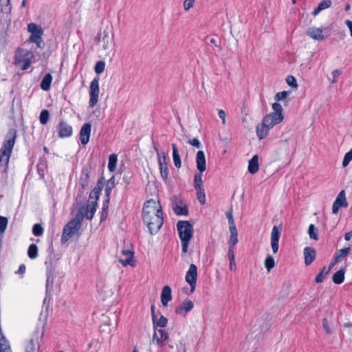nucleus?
Masks as SVG:
<instances>
[{"mask_svg": "<svg viewBox=\"0 0 352 352\" xmlns=\"http://www.w3.org/2000/svg\"><path fill=\"white\" fill-rule=\"evenodd\" d=\"M275 266V261L272 256L267 255L265 260V267L268 272H270L271 270Z\"/></svg>", "mask_w": 352, "mask_h": 352, "instance_id": "obj_44", "label": "nucleus"}, {"mask_svg": "<svg viewBox=\"0 0 352 352\" xmlns=\"http://www.w3.org/2000/svg\"><path fill=\"white\" fill-rule=\"evenodd\" d=\"M197 168L199 172L203 173L206 170V157L204 151H199L196 155Z\"/></svg>", "mask_w": 352, "mask_h": 352, "instance_id": "obj_21", "label": "nucleus"}, {"mask_svg": "<svg viewBox=\"0 0 352 352\" xmlns=\"http://www.w3.org/2000/svg\"><path fill=\"white\" fill-rule=\"evenodd\" d=\"M306 34L314 40L322 41L324 38L322 30L317 28H309L307 30Z\"/></svg>", "mask_w": 352, "mask_h": 352, "instance_id": "obj_24", "label": "nucleus"}, {"mask_svg": "<svg viewBox=\"0 0 352 352\" xmlns=\"http://www.w3.org/2000/svg\"><path fill=\"white\" fill-rule=\"evenodd\" d=\"M28 30L31 33L28 41L35 43L38 48H44L45 44L42 39V35L43 34V29L36 23H32L28 25Z\"/></svg>", "mask_w": 352, "mask_h": 352, "instance_id": "obj_3", "label": "nucleus"}, {"mask_svg": "<svg viewBox=\"0 0 352 352\" xmlns=\"http://www.w3.org/2000/svg\"><path fill=\"white\" fill-rule=\"evenodd\" d=\"M99 95V79L94 78L90 84L89 106L94 107L97 102Z\"/></svg>", "mask_w": 352, "mask_h": 352, "instance_id": "obj_10", "label": "nucleus"}, {"mask_svg": "<svg viewBox=\"0 0 352 352\" xmlns=\"http://www.w3.org/2000/svg\"><path fill=\"white\" fill-rule=\"evenodd\" d=\"M186 281L190 286V291L193 292L196 287L197 278V267L195 264H191L186 274Z\"/></svg>", "mask_w": 352, "mask_h": 352, "instance_id": "obj_8", "label": "nucleus"}, {"mask_svg": "<svg viewBox=\"0 0 352 352\" xmlns=\"http://www.w3.org/2000/svg\"><path fill=\"white\" fill-rule=\"evenodd\" d=\"M153 326H154L155 329H157L156 327H166L168 323V319L166 317L161 316L159 319H157V317H156L155 318V320H153Z\"/></svg>", "mask_w": 352, "mask_h": 352, "instance_id": "obj_38", "label": "nucleus"}, {"mask_svg": "<svg viewBox=\"0 0 352 352\" xmlns=\"http://www.w3.org/2000/svg\"><path fill=\"white\" fill-rule=\"evenodd\" d=\"M117 155L111 154L109 157L108 168L110 172H114L116 168Z\"/></svg>", "mask_w": 352, "mask_h": 352, "instance_id": "obj_37", "label": "nucleus"}, {"mask_svg": "<svg viewBox=\"0 0 352 352\" xmlns=\"http://www.w3.org/2000/svg\"><path fill=\"white\" fill-rule=\"evenodd\" d=\"M0 8L2 12L10 13L12 10L10 0H0Z\"/></svg>", "mask_w": 352, "mask_h": 352, "instance_id": "obj_39", "label": "nucleus"}, {"mask_svg": "<svg viewBox=\"0 0 352 352\" xmlns=\"http://www.w3.org/2000/svg\"><path fill=\"white\" fill-rule=\"evenodd\" d=\"M322 327L327 334H332L333 333V331L330 327L329 322L326 318L322 320Z\"/></svg>", "mask_w": 352, "mask_h": 352, "instance_id": "obj_53", "label": "nucleus"}, {"mask_svg": "<svg viewBox=\"0 0 352 352\" xmlns=\"http://www.w3.org/2000/svg\"><path fill=\"white\" fill-rule=\"evenodd\" d=\"M170 340L168 333L163 329H155L152 341L157 345L163 346L165 342Z\"/></svg>", "mask_w": 352, "mask_h": 352, "instance_id": "obj_13", "label": "nucleus"}, {"mask_svg": "<svg viewBox=\"0 0 352 352\" xmlns=\"http://www.w3.org/2000/svg\"><path fill=\"white\" fill-rule=\"evenodd\" d=\"M286 82L289 86H291L292 87L296 88L298 87L296 80L292 76H287L286 78Z\"/></svg>", "mask_w": 352, "mask_h": 352, "instance_id": "obj_54", "label": "nucleus"}, {"mask_svg": "<svg viewBox=\"0 0 352 352\" xmlns=\"http://www.w3.org/2000/svg\"><path fill=\"white\" fill-rule=\"evenodd\" d=\"M143 221L146 223L151 234H156L163 225V212L159 201H146L142 211Z\"/></svg>", "mask_w": 352, "mask_h": 352, "instance_id": "obj_1", "label": "nucleus"}, {"mask_svg": "<svg viewBox=\"0 0 352 352\" xmlns=\"http://www.w3.org/2000/svg\"><path fill=\"white\" fill-rule=\"evenodd\" d=\"M52 81V75L50 74H45L41 82V88L44 91H48L50 89Z\"/></svg>", "mask_w": 352, "mask_h": 352, "instance_id": "obj_33", "label": "nucleus"}, {"mask_svg": "<svg viewBox=\"0 0 352 352\" xmlns=\"http://www.w3.org/2000/svg\"><path fill=\"white\" fill-rule=\"evenodd\" d=\"M341 74V72L339 69H335L332 72L333 79L331 82L336 83L337 82V78Z\"/></svg>", "mask_w": 352, "mask_h": 352, "instance_id": "obj_60", "label": "nucleus"}, {"mask_svg": "<svg viewBox=\"0 0 352 352\" xmlns=\"http://www.w3.org/2000/svg\"><path fill=\"white\" fill-rule=\"evenodd\" d=\"M115 186V178L114 177H111L108 181H107V183L106 184V188H105V194H106V196L107 197V202L108 203L109 202V195L111 192V190L112 189L114 188Z\"/></svg>", "mask_w": 352, "mask_h": 352, "instance_id": "obj_35", "label": "nucleus"}, {"mask_svg": "<svg viewBox=\"0 0 352 352\" xmlns=\"http://www.w3.org/2000/svg\"><path fill=\"white\" fill-rule=\"evenodd\" d=\"M50 113L48 110L43 109L40 114L39 120L41 124H46L49 120Z\"/></svg>", "mask_w": 352, "mask_h": 352, "instance_id": "obj_46", "label": "nucleus"}, {"mask_svg": "<svg viewBox=\"0 0 352 352\" xmlns=\"http://www.w3.org/2000/svg\"><path fill=\"white\" fill-rule=\"evenodd\" d=\"M123 257L119 258V262L123 265L126 266L128 265L131 266L135 265L134 253L129 250H123L122 251Z\"/></svg>", "mask_w": 352, "mask_h": 352, "instance_id": "obj_14", "label": "nucleus"}, {"mask_svg": "<svg viewBox=\"0 0 352 352\" xmlns=\"http://www.w3.org/2000/svg\"><path fill=\"white\" fill-rule=\"evenodd\" d=\"M10 155L8 153H0V171L3 173L7 171Z\"/></svg>", "mask_w": 352, "mask_h": 352, "instance_id": "obj_28", "label": "nucleus"}, {"mask_svg": "<svg viewBox=\"0 0 352 352\" xmlns=\"http://www.w3.org/2000/svg\"><path fill=\"white\" fill-rule=\"evenodd\" d=\"M308 234L311 239L314 240H318V229L314 224H310L309 226Z\"/></svg>", "mask_w": 352, "mask_h": 352, "instance_id": "obj_45", "label": "nucleus"}, {"mask_svg": "<svg viewBox=\"0 0 352 352\" xmlns=\"http://www.w3.org/2000/svg\"><path fill=\"white\" fill-rule=\"evenodd\" d=\"M16 136V131L14 129H10L7 133L4 141L2 144L0 153L11 155L12 148L15 144Z\"/></svg>", "mask_w": 352, "mask_h": 352, "instance_id": "obj_5", "label": "nucleus"}, {"mask_svg": "<svg viewBox=\"0 0 352 352\" xmlns=\"http://www.w3.org/2000/svg\"><path fill=\"white\" fill-rule=\"evenodd\" d=\"M281 234V229L277 226H274L270 237L271 247L274 254L278 251V242Z\"/></svg>", "mask_w": 352, "mask_h": 352, "instance_id": "obj_11", "label": "nucleus"}, {"mask_svg": "<svg viewBox=\"0 0 352 352\" xmlns=\"http://www.w3.org/2000/svg\"><path fill=\"white\" fill-rule=\"evenodd\" d=\"M103 188V177L100 178L98 182L97 186L92 190L89 195V201H97L99 199L100 193Z\"/></svg>", "mask_w": 352, "mask_h": 352, "instance_id": "obj_22", "label": "nucleus"}, {"mask_svg": "<svg viewBox=\"0 0 352 352\" xmlns=\"http://www.w3.org/2000/svg\"><path fill=\"white\" fill-rule=\"evenodd\" d=\"M341 206L346 207L347 202L345 197V192L344 190H342L338 195L336 199L334 201L332 206V212L333 214H337L338 210Z\"/></svg>", "mask_w": 352, "mask_h": 352, "instance_id": "obj_15", "label": "nucleus"}, {"mask_svg": "<svg viewBox=\"0 0 352 352\" xmlns=\"http://www.w3.org/2000/svg\"><path fill=\"white\" fill-rule=\"evenodd\" d=\"M303 254L305 256V265H309L315 260L316 253V250L313 248L306 247L304 249Z\"/></svg>", "mask_w": 352, "mask_h": 352, "instance_id": "obj_23", "label": "nucleus"}, {"mask_svg": "<svg viewBox=\"0 0 352 352\" xmlns=\"http://www.w3.org/2000/svg\"><path fill=\"white\" fill-rule=\"evenodd\" d=\"M287 95H288V94L285 91H281V92H278L275 96V100L276 101H280L281 100H283V99L286 98Z\"/></svg>", "mask_w": 352, "mask_h": 352, "instance_id": "obj_55", "label": "nucleus"}, {"mask_svg": "<svg viewBox=\"0 0 352 352\" xmlns=\"http://www.w3.org/2000/svg\"><path fill=\"white\" fill-rule=\"evenodd\" d=\"M182 246V252L186 253L188 248L189 241H181Z\"/></svg>", "mask_w": 352, "mask_h": 352, "instance_id": "obj_64", "label": "nucleus"}, {"mask_svg": "<svg viewBox=\"0 0 352 352\" xmlns=\"http://www.w3.org/2000/svg\"><path fill=\"white\" fill-rule=\"evenodd\" d=\"M272 108L274 109V112L271 113H275L276 115H279L280 118L283 120V116L282 114L283 108L280 104L278 102H275L272 104Z\"/></svg>", "mask_w": 352, "mask_h": 352, "instance_id": "obj_47", "label": "nucleus"}, {"mask_svg": "<svg viewBox=\"0 0 352 352\" xmlns=\"http://www.w3.org/2000/svg\"><path fill=\"white\" fill-rule=\"evenodd\" d=\"M32 232L36 236H41L43 233V228L41 224H35L33 226Z\"/></svg>", "mask_w": 352, "mask_h": 352, "instance_id": "obj_50", "label": "nucleus"}, {"mask_svg": "<svg viewBox=\"0 0 352 352\" xmlns=\"http://www.w3.org/2000/svg\"><path fill=\"white\" fill-rule=\"evenodd\" d=\"M82 212H76L74 218L69 221L64 227L61 241L66 243L74 234L79 231L82 222Z\"/></svg>", "mask_w": 352, "mask_h": 352, "instance_id": "obj_2", "label": "nucleus"}, {"mask_svg": "<svg viewBox=\"0 0 352 352\" xmlns=\"http://www.w3.org/2000/svg\"><path fill=\"white\" fill-rule=\"evenodd\" d=\"M327 275V274H323V272H320L317 274V276H316V278H315V281H316V283H320L323 282V280H324V278H325V276H326Z\"/></svg>", "mask_w": 352, "mask_h": 352, "instance_id": "obj_58", "label": "nucleus"}, {"mask_svg": "<svg viewBox=\"0 0 352 352\" xmlns=\"http://www.w3.org/2000/svg\"><path fill=\"white\" fill-rule=\"evenodd\" d=\"M8 225V219L6 217L0 216V232H5Z\"/></svg>", "mask_w": 352, "mask_h": 352, "instance_id": "obj_52", "label": "nucleus"}, {"mask_svg": "<svg viewBox=\"0 0 352 352\" xmlns=\"http://www.w3.org/2000/svg\"><path fill=\"white\" fill-rule=\"evenodd\" d=\"M0 352H12L10 343L2 333L0 338Z\"/></svg>", "mask_w": 352, "mask_h": 352, "instance_id": "obj_30", "label": "nucleus"}, {"mask_svg": "<svg viewBox=\"0 0 352 352\" xmlns=\"http://www.w3.org/2000/svg\"><path fill=\"white\" fill-rule=\"evenodd\" d=\"M131 178V173L130 172L125 173L123 176V179L126 184L130 183Z\"/></svg>", "mask_w": 352, "mask_h": 352, "instance_id": "obj_63", "label": "nucleus"}, {"mask_svg": "<svg viewBox=\"0 0 352 352\" xmlns=\"http://www.w3.org/2000/svg\"><path fill=\"white\" fill-rule=\"evenodd\" d=\"M28 255L31 259H34L38 256V248L35 244H31L28 250Z\"/></svg>", "mask_w": 352, "mask_h": 352, "instance_id": "obj_43", "label": "nucleus"}, {"mask_svg": "<svg viewBox=\"0 0 352 352\" xmlns=\"http://www.w3.org/2000/svg\"><path fill=\"white\" fill-rule=\"evenodd\" d=\"M258 157L255 155L249 161L248 171L252 174H254L258 172Z\"/></svg>", "mask_w": 352, "mask_h": 352, "instance_id": "obj_29", "label": "nucleus"}, {"mask_svg": "<svg viewBox=\"0 0 352 352\" xmlns=\"http://www.w3.org/2000/svg\"><path fill=\"white\" fill-rule=\"evenodd\" d=\"M96 206L97 203H96V201H90L89 204L80 207L77 212H82V220L85 217L89 220H91L96 211Z\"/></svg>", "mask_w": 352, "mask_h": 352, "instance_id": "obj_7", "label": "nucleus"}, {"mask_svg": "<svg viewBox=\"0 0 352 352\" xmlns=\"http://www.w3.org/2000/svg\"><path fill=\"white\" fill-rule=\"evenodd\" d=\"M218 116L221 119L223 124H226V112L223 110L220 109L218 111Z\"/></svg>", "mask_w": 352, "mask_h": 352, "instance_id": "obj_62", "label": "nucleus"}, {"mask_svg": "<svg viewBox=\"0 0 352 352\" xmlns=\"http://www.w3.org/2000/svg\"><path fill=\"white\" fill-rule=\"evenodd\" d=\"M173 210L177 215H187L188 212V208L186 205L182 206L176 204L173 208Z\"/></svg>", "mask_w": 352, "mask_h": 352, "instance_id": "obj_42", "label": "nucleus"}, {"mask_svg": "<svg viewBox=\"0 0 352 352\" xmlns=\"http://www.w3.org/2000/svg\"><path fill=\"white\" fill-rule=\"evenodd\" d=\"M352 160V148L347 152L343 159L342 166L343 167H346L349 162Z\"/></svg>", "mask_w": 352, "mask_h": 352, "instance_id": "obj_49", "label": "nucleus"}, {"mask_svg": "<svg viewBox=\"0 0 352 352\" xmlns=\"http://www.w3.org/2000/svg\"><path fill=\"white\" fill-rule=\"evenodd\" d=\"M91 125L90 123H85L82 125L80 131V140L83 145H86L90 138Z\"/></svg>", "mask_w": 352, "mask_h": 352, "instance_id": "obj_19", "label": "nucleus"}, {"mask_svg": "<svg viewBox=\"0 0 352 352\" xmlns=\"http://www.w3.org/2000/svg\"><path fill=\"white\" fill-rule=\"evenodd\" d=\"M344 270L340 269L338 272H336L332 277V280L335 284H341L343 283L344 280Z\"/></svg>", "mask_w": 352, "mask_h": 352, "instance_id": "obj_34", "label": "nucleus"}, {"mask_svg": "<svg viewBox=\"0 0 352 352\" xmlns=\"http://www.w3.org/2000/svg\"><path fill=\"white\" fill-rule=\"evenodd\" d=\"M166 344H168V347L170 349L173 350L175 349L176 352H186V344L180 340L175 342L170 339V340H168Z\"/></svg>", "mask_w": 352, "mask_h": 352, "instance_id": "obj_26", "label": "nucleus"}, {"mask_svg": "<svg viewBox=\"0 0 352 352\" xmlns=\"http://www.w3.org/2000/svg\"><path fill=\"white\" fill-rule=\"evenodd\" d=\"M194 187L195 189L204 188L202 182V173L199 172L195 174Z\"/></svg>", "mask_w": 352, "mask_h": 352, "instance_id": "obj_41", "label": "nucleus"}, {"mask_svg": "<svg viewBox=\"0 0 352 352\" xmlns=\"http://www.w3.org/2000/svg\"><path fill=\"white\" fill-rule=\"evenodd\" d=\"M188 143L197 148H200L201 144L199 142V140L197 138H192L190 140H188Z\"/></svg>", "mask_w": 352, "mask_h": 352, "instance_id": "obj_56", "label": "nucleus"}, {"mask_svg": "<svg viewBox=\"0 0 352 352\" xmlns=\"http://www.w3.org/2000/svg\"><path fill=\"white\" fill-rule=\"evenodd\" d=\"M229 230L230 236L229 240V248H234V246L238 243L237 239V229L235 225L229 226Z\"/></svg>", "mask_w": 352, "mask_h": 352, "instance_id": "obj_27", "label": "nucleus"}, {"mask_svg": "<svg viewBox=\"0 0 352 352\" xmlns=\"http://www.w3.org/2000/svg\"><path fill=\"white\" fill-rule=\"evenodd\" d=\"M197 190V197L199 199V202L201 204H204L206 203V197L204 188L195 189Z\"/></svg>", "mask_w": 352, "mask_h": 352, "instance_id": "obj_48", "label": "nucleus"}, {"mask_svg": "<svg viewBox=\"0 0 352 352\" xmlns=\"http://www.w3.org/2000/svg\"><path fill=\"white\" fill-rule=\"evenodd\" d=\"M270 129H268L262 122L256 126V134L260 140L264 139L267 137Z\"/></svg>", "mask_w": 352, "mask_h": 352, "instance_id": "obj_32", "label": "nucleus"}, {"mask_svg": "<svg viewBox=\"0 0 352 352\" xmlns=\"http://www.w3.org/2000/svg\"><path fill=\"white\" fill-rule=\"evenodd\" d=\"M331 5V0H323L322 2L319 3V6L322 10L329 8Z\"/></svg>", "mask_w": 352, "mask_h": 352, "instance_id": "obj_59", "label": "nucleus"}, {"mask_svg": "<svg viewBox=\"0 0 352 352\" xmlns=\"http://www.w3.org/2000/svg\"><path fill=\"white\" fill-rule=\"evenodd\" d=\"M102 34V38L100 42L102 43V49L107 52L111 50L113 45V35L111 34V32L108 28L104 30Z\"/></svg>", "mask_w": 352, "mask_h": 352, "instance_id": "obj_12", "label": "nucleus"}, {"mask_svg": "<svg viewBox=\"0 0 352 352\" xmlns=\"http://www.w3.org/2000/svg\"><path fill=\"white\" fill-rule=\"evenodd\" d=\"M172 148H173V162L175 167L177 168H179L182 166V162L181 158L179 154V151L177 149V146L175 144H172Z\"/></svg>", "mask_w": 352, "mask_h": 352, "instance_id": "obj_31", "label": "nucleus"}, {"mask_svg": "<svg viewBox=\"0 0 352 352\" xmlns=\"http://www.w3.org/2000/svg\"><path fill=\"white\" fill-rule=\"evenodd\" d=\"M177 231L181 241H190L192 237V226L187 221H179L177 224Z\"/></svg>", "mask_w": 352, "mask_h": 352, "instance_id": "obj_4", "label": "nucleus"}, {"mask_svg": "<svg viewBox=\"0 0 352 352\" xmlns=\"http://www.w3.org/2000/svg\"><path fill=\"white\" fill-rule=\"evenodd\" d=\"M194 307V303L190 300H185L179 307L175 309V313L178 315L185 316L188 312L191 311Z\"/></svg>", "mask_w": 352, "mask_h": 352, "instance_id": "obj_17", "label": "nucleus"}, {"mask_svg": "<svg viewBox=\"0 0 352 352\" xmlns=\"http://www.w3.org/2000/svg\"><path fill=\"white\" fill-rule=\"evenodd\" d=\"M157 162L160 170V175L163 180L166 181L169 175V170L166 162V157L164 152L157 153Z\"/></svg>", "mask_w": 352, "mask_h": 352, "instance_id": "obj_9", "label": "nucleus"}, {"mask_svg": "<svg viewBox=\"0 0 352 352\" xmlns=\"http://www.w3.org/2000/svg\"><path fill=\"white\" fill-rule=\"evenodd\" d=\"M43 333L44 331L43 329H36L32 337L25 346V352H35L36 344L38 345V349H39V342L42 340Z\"/></svg>", "mask_w": 352, "mask_h": 352, "instance_id": "obj_6", "label": "nucleus"}, {"mask_svg": "<svg viewBox=\"0 0 352 352\" xmlns=\"http://www.w3.org/2000/svg\"><path fill=\"white\" fill-rule=\"evenodd\" d=\"M104 67H105L104 62L102 61V60L98 61L96 63L95 67H94L95 72L98 74H100L104 72Z\"/></svg>", "mask_w": 352, "mask_h": 352, "instance_id": "obj_51", "label": "nucleus"}, {"mask_svg": "<svg viewBox=\"0 0 352 352\" xmlns=\"http://www.w3.org/2000/svg\"><path fill=\"white\" fill-rule=\"evenodd\" d=\"M89 171L87 168H83L81 176L79 179V184L82 188V190H79L81 193L84 192V190L87 188L89 184Z\"/></svg>", "mask_w": 352, "mask_h": 352, "instance_id": "obj_20", "label": "nucleus"}, {"mask_svg": "<svg viewBox=\"0 0 352 352\" xmlns=\"http://www.w3.org/2000/svg\"><path fill=\"white\" fill-rule=\"evenodd\" d=\"M282 120L283 119L280 117L279 115H276L275 113H269L263 118L262 122L264 125L270 129L275 124L281 122Z\"/></svg>", "mask_w": 352, "mask_h": 352, "instance_id": "obj_16", "label": "nucleus"}, {"mask_svg": "<svg viewBox=\"0 0 352 352\" xmlns=\"http://www.w3.org/2000/svg\"><path fill=\"white\" fill-rule=\"evenodd\" d=\"M58 136L67 138L72 135V127L66 122L61 120L58 126Z\"/></svg>", "mask_w": 352, "mask_h": 352, "instance_id": "obj_18", "label": "nucleus"}, {"mask_svg": "<svg viewBox=\"0 0 352 352\" xmlns=\"http://www.w3.org/2000/svg\"><path fill=\"white\" fill-rule=\"evenodd\" d=\"M351 248H346L341 250H339L334 257L335 262H338L342 258L346 257L350 252Z\"/></svg>", "mask_w": 352, "mask_h": 352, "instance_id": "obj_36", "label": "nucleus"}, {"mask_svg": "<svg viewBox=\"0 0 352 352\" xmlns=\"http://www.w3.org/2000/svg\"><path fill=\"white\" fill-rule=\"evenodd\" d=\"M195 0H185L184 2V8L186 11L193 7Z\"/></svg>", "mask_w": 352, "mask_h": 352, "instance_id": "obj_57", "label": "nucleus"}, {"mask_svg": "<svg viewBox=\"0 0 352 352\" xmlns=\"http://www.w3.org/2000/svg\"><path fill=\"white\" fill-rule=\"evenodd\" d=\"M228 258L230 261V269L235 271L236 270V265L234 259V249L229 248L228 250Z\"/></svg>", "mask_w": 352, "mask_h": 352, "instance_id": "obj_40", "label": "nucleus"}, {"mask_svg": "<svg viewBox=\"0 0 352 352\" xmlns=\"http://www.w3.org/2000/svg\"><path fill=\"white\" fill-rule=\"evenodd\" d=\"M172 299L171 288L168 285L163 287L161 294V302L164 306H167L168 302Z\"/></svg>", "mask_w": 352, "mask_h": 352, "instance_id": "obj_25", "label": "nucleus"}, {"mask_svg": "<svg viewBox=\"0 0 352 352\" xmlns=\"http://www.w3.org/2000/svg\"><path fill=\"white\" fill-rule=\"evenodd\" d=\"M226 217L228 219L229 226L235 225L232 212H227Z\"/></svg>", "mask_w": 352, "mask_h": 352, "instance_id": "obj_61", "label": "nucleus"}]
</instances>
